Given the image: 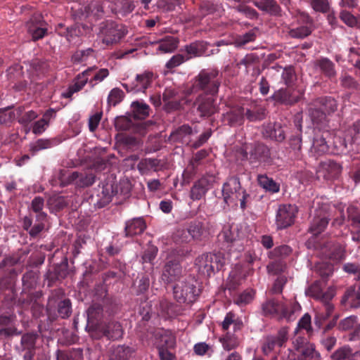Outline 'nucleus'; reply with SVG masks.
<instances>
[{
    "label": "nucleus",
    "instance_id": "1",
    "mask_svg": "<svg viewBox=\"0 0 360 360\" xmlns=\"http://www.w3.org/2000/svg\"><path fill=\"white\" fill-rule=\"evenodd\" d=\"M261 309L265 317L290 322L296 319L295 314L301 309V307L296 301H282L271 297L262 302Z\"/></svg>",
    "mask_w": 360,
    "mask_h": 360
},
{
    "label": "nucleus",
    "instance_id": "2",
    "mask_svg": "<svg viewBox=\"0 0 360 360\" xmlns=\"http://www.w3.org/2000/svg\"><path fill=\"white\" fill-rule=\"evenodd\" d=\"M65 292L62 288L51 291L46 307V313L50 321H54L58 317L67 319L71 315V301L63 298Z\"/></svg>",
    "mask_w": 360,
    "mask_h": 360
},
{
    "label": "nucleus",
    "instance_id": "3",
    "mask_svg": "<svg viewBox=\"0 0 360 360\" xmlns=\"http://www.w3.org/2000/svg\"><path fill=\"white\" fill-rule=\"evenodd\" d=\"M221 84L219 70L217 69H203L194 78L192 85L193 91H202V94L217 95Z\"/></svg>",
    "mask_w": 360,
    "mask_h": 360
},
{
    "label": "nucleus",
    "instance_id": "4",
    "mask_svg": "<svg viewBox=\"0 0 360 360\" xmlns=\"http://www.w3.org/2000/svg\"><path fill=\"white\" fill-rule=\"evenodd\" d=\"M222 195L224 202L230 205H237L240 200V208H246V202L250 195L243 189L240 185L239 178L236 176H230L222 186Z\"/></svg>",
    "mask_w": 360,
    "mask_h": 360
},
{
    "label": "nucleus",
    "instance_id": "5",
    "mask_svg": "<svg viewBox=\"0 0 360 360\" xmlns=\"http://www.w3.org/2000/svg\"><path fill=\"white\" fill-rule=\"evenodd\" d=\"M243 159L251 165H271L274 159L271 156V148L261 142H255L246 145L242 150Z\"/></svg>",
    "mask_w": 360,
    "mask_h": 360
},
{
    "label": "nucleus",
    "instance_id": "6",
    "mask_svg": "<svg viewBox=\"0 0 360 360\" xmlns=\"http://www.w3.org/2000/svg\"><path fill=\"white\" fill-rule=\"evenodd\" d=\"M335 147L341 152L346 150L352 154L360 153V120L354 122L346 131L345 137H337L333 141Z\"/></svg>",
    "mask_w": 360,
    "mask_h": 360
},
{
    "label": "nucleus",
    "instance_id": "7",
    "mask_svg": "<svg viewBox=\"0 0 360 360\" xmlns=\"http://www.w3.org/2000/svg\"><path fill=\"white\" fill-rule=\"evenodd\" d=\"M223 253H205L195 259V265L198 273L204 277H210L215 271H219L225 264Z\"/></svg>",
    "mask_w": 360,
    "mask_h": 360
},
{
    "label": "nucleus",
    "instance_id": "8",
    "mask_svg": "<svg viewBox=\"0 0 360 360\" xmlns=\"http://www.w3.org/2000/svg\"><path fill=\"white\" fill-rule=\"evenodd\" d=\"M127 34L124 26L113 20H105L99 25V36L109 46L118 43Z\"/></svg>",
    "mask_w": 360,
    "mask_h": 360
},
{
    "label": "nucleus",
    "instance_id": "9",
    "mask_svg": "<svg viewBox=\"0 0 360 360\" xmlns=\"http://www.w3.org/2000/svg\"><path fill=\"white\" fill-rule=\"evenodd\" d=\"M197 281L193 278H185L176 284L173 289L174 296L179 303L191 304L195 301L200 294L196 286Z\"/></svg>",
    "mask_w": 360,
    "mask_h": 360
},
{
    "label": "nucleus",
    "instance_id": "10",
    "mask_svg": "<svg viewBox=\"0 0 360 360\" xmlns=\"http://www.w3.org/2000/svg\"><path fill=\"white\" fill-rule=\"evenodd\" d=\"M56 177L59 181L60 186L64 187L70 184H75L77 186L84 188L91 186L96 179L92 173H79L78 172H69L67 169H60Z\"/></svg>",
    "mask_w": 360,
    "mask_h": 360
},
{
    "label": "nucleus",
    "instance_id": "11",
    "mask_svg": "<svg viewBox=\"0 0 360 360\" xmlns=\"http://www.w3.org/2000/svg\"><path fill=\"white\" fill-rule=\"evenodd\" d=\"M105 2L92 1L84 8L79 9L80 13L78 14V18L80 20L91 17L98 19L105 15L117 14V8L115 3H110V8H108L106 9H105Z\"/></svg>",
    "mask_w": 360,
    "mask_h": 360
},
{
    "label": "nucleus",
    "instance_id": "12",
    "mask_svg": "<svg viewBox=\"0 0 360 360\" xmlns=\"http://www.w3.org/2000/svg\"><path fill=\"white\" fill-rule=\"evenodd\" d=\"M105 312L108 314L109 316L113 314L115 311L113 307L109 311L105 309ZM104 318V309L103 307L98 303H93L87 309V325L86 329L91 333V335H94L97 333L98 329L101 324L103 319Z\"/></svg>",
    "mask_w": 360,
    "mask_h": 360
},
{
    "label": "nucleus",
    "instance_id": "13",
    "mask_svg": "<svg viewBox=\"0 0 360 360\" xmlns=\"http://www.w3.org/2000/svg\"><path fill=\"white\" fill-rule=\"evenodd\" d=\"M216 96L217 95L200 94L196 97L193 106L196 108L200 117H209L218 112Z\"/></svg>",
    "mask_w": 360,
    "mask_h": 360
},
{
    "label": "nucleus",
    "instance_id": "14",
    "mask_svg": "<svg viewBox=\"0 0 360 360\" xmlns=\"http://www.w3.org/2000/svg\"><path fill=\"white\" fill-rule=\"evenodd\" d=\"M183 276V269L178 258L169 255L162 267L161 279L165 284L179 281Z\"/></svg>",
    "mask_w": 360,
    "mask_h": 360
},
{
    "label": "nucleus",
    "instance_id": "15",
    "mask_svg": "<svg viewBox=\"0 0 360 360\" xmlns=\"http://www.w3.org/2000/svg\"><path fill=\"white\" fill-rule=\"evenodd\" d=\"M297 212V207L295 205L283 204L279 205L276 216L277 229H284L291 226L295 222Z\"/></svg>",
    "mask_w": 360,
    "mask_h": 360
},
{
    "label": "nucleus",
    "instance_id": "16",
    "mask_svg": "<svg viewBox=\"0 0 360 360\" xmlns=\"http://www.w3.org/2000/svg\"><path fill=\"white\" fill-rule=\"evenodd\" d=\"M123 333L124 330L121 323L115 319H110L103 321L93 336L96 338L105 337L110 340H117L122 337Z\"/></svg>",
    "mask_w": 360,
    "mask_h": 360
},
{
    "label": "nucleus",
    "instance_id": "17",
    "mask_svg": "<svg viewBox=\"0 0 360 360\" xmlns=\"http://www.w3.org/2000/svg\"><path fill=\"white\" fill-rule=\"evenodd\" d=\"M292 344L294 349L301 356L300 360H310L319 357V354L316 352L314 345L300 333H295Z\"/></svg>",
    "mask_w": 360,
    "mask_h": 360
},
{
    "label": "nucleus",
    "instance_id": "18",
    "mask_svg": "<svg viewBox=\"0 0 360 360\" xmlns=\"http://www.w3.org/2000/svg\"><path fill=\"white\" fill-rule=\"evenodd\" d=\"M38 337L36 333H27L22 335L18 350L22 360H35L36 342Z\"/></svg>",
    "mask_w": 360,
    "mask_h": 360
},
{
    "label": "nucleus",
    "instance_id": "19",
    "mask_svg": "<svg viewBox=\"0 0 360 360\" xmlns=\"http://www.w3.org/2000/svg\"><path fill=\"white\" fill-rule=\"evenodd\" d=\"M342 171V166L331 160H327L321 162L316 174L319 179H323L327 181H333L338 179Z\"/></svg>",
    "mask_w": 360,
    "mask_h": 360
},
{
    "label": "nucleus",
    "instance_id": "20",
    "mask_svg": "<svg viewBox=\"0 0 360 360\" xmlns=\"http://www.w3.org/2000/svg\"><path fill=\"white\" fill-rule=\"evenodd\" d=\"M216 182V176L206 174L194 183L190 192V198L193 200H199L205 195L207 191Z\"/></svg>",
    "mask_w": 360,
    "mask_h": 360
},
{
    "label": "nucleus",
    "instance_id": "21",
    "mask_svg": "<svg viewBox=\"0 0 360 360\" xmlns=\"http://www.w3.org/2000/svg\"><path fill=\"white\" fill-rule=\"evenodd\" d=\"M302 96L300 91L296 95L293 89L287 87L276 91L269 98L278 104L291 106L299 102Z\"/></svg>",
    "mask_w": 360,
    "mask_h": 360
},
{
    "label": "nucleus",
    "instance_id": "22",
    "mask_svg": "<svg viewBox=\"0 0 360 360\" xmlns=\"http://www.w3.org/2000/svg\"><path fill=\"white\" fill-rule=\"evenodd\" d=\"M288 340V328L282 327L278 330L276 335L266 337L265 342L262 346L263 352L265 354H268L276 348L284 347Z\"/></svg>",
    "mask_w": 360,
    "mask_h": 360
},
{
    "label": "nucleus",
    "instance_id": "23",
    "mask_svg": "<svg viewBox=\"0 0 360 360\" xmlns=\"http://www.w3.org/2000/svg\"><path fill=\"white\" fill-rule=\"evenodd\" d=\"M153 74L150 72H145L137 75L135 79L130 83H123L122 86L127 92H144L153 82Z\"/></svg>",
    "mask_w": 360,
    "mask_h": 360
},
{
    "label": "nucleus",
    "instance_id": "24",
    "mask_svg": "<svg viewBox=\"0 0 360 360\" xmlns=\"http://www.w3.org/2000/svg\"><path fill=\"white\" fill-rule=\"evenodd\" d=\"M23 68L19 64H15L6 70L7 79L12 88L16 91L25 89L27 82L24 78Z\"/></svg>",
    "mask_w": 360,
    "mask_h": 360
},
{
    "label": "nucleus",
    "instance_id": "25",
    "mask_svg": "<svg viewBox=\"0 0 360 360\" xmlns=\"http://www.w3.org/2000/svg\"><path fill=\"white\" fill-rule=\"evenodd\" d=\"M68 274V260L66 258L60 264H56L52 269H49L44 277L47 281L48 287L54 285L56 281L63 279Z\"/></svg>",
    "mask_w": 360,
    "mask_h": 360
},
{
    "label": "nucleus",
    "instance_id": "26",
    "mask_svg": "<svg viewBox=\"0 0 360 360\" xmlns=\"http://www.w3.org/2000/svg\"><path fill=\"white\" fill-rule=\"evenodd\" d=\"M244 114L245 110L242 106H233L222 114L221 122L230 127L241 125L244 122Z\"/></svg>",
    "mask_w": 360,
    "mask_h": 360
},
{
    "label": "nucleus",
    "instance_id": "27",
    "mask_svg": "<svg viewBox=\"0 0 360 360\" xmlns=\"http://www.w3.org/2000/svg\"><path fill=\"white\" fill-rule=\"evenodd\" d=\"M323 281H316L307 289L308 295L319 300H331L335 295V288L330 287L326 292H323Z\"/></svg>",
    "mask_w": 360,
    "mask_h": 360
},
{
    "label": "nucleus",
    "instance_id": "28",
    "mask_svg": "<svg viewBox=\"0 0 360 360\" xmlns=\"http://www.w3.org/2000/svg\"><path fill=\"white\" fill-rule=\"evenodd\" d=\"M300 20L304 25H301L297 28L290 29L288 34L290 37L295 39H303L311 34L313 30V20L306 13H302L300 17Z\"/></svg>",
    "mask_w": 360,
    "mask_h": 360
},
{
    "label": "nucleus",
    "instance_id": "29",
    "mask_svg": "<svg viewBox=\"0 0 360 360\" xmlns=\"http://www.w3.org/2000/svg\"><path fill=\"white\" fill-rule=\"evenodd\" d=\"M242 233L239 231L238 226H224L221 231L217 236L218 240L226 244V248L237 243L242 238Z\"/></svg>",
    "mask_w": 360,
    "mask_h": 360
},
{
    "label": "nucleus",
    "instance_id": "30",
    "mask_svg": "<svg viewBox=\"0 0 360 360\" xmlns=\"http://www.w3.org/2000/svg\"><path fill=\"white\" fill-rule=\"evenodd\" d=\"M157 349L175 348L176 337L170 330L157 329L154 332Z\"/></svg>",
    "mask_w": 360,
    "mask_h": 360
},
{
    "label": "nucleus",
    "instance_id": "31",
    "mask_svg": "<svg viewBox=\"0 0 360 360\" xmlns=\"http://www.w3.org/2000/svg\"><path fill=\"white\" fill-rule=\"evenodd\" d=\"M160 311L165 319H174L184 314L185 308L179 304L167 300L160 301Z\"/></svg>",
    "mask_w": 360,
    "mask_h": 360
},
{
    "label": "nucleus",
    "instance_id": "32",
    "mask_svg": "<svg viewBox=\"0 0 360 360\" xmlns=\"http://www.w3.org/2000/svg\"><path fill=\"white\" fill-rule=\"evenodd\" d=\"M338 328L342 331L353 330L349 334V340L350 341L356 340L359 338L360 324L358 323L357 316H349L341 320L338 323Z\"/></svg>",
    "mask_w": 360,
    "mask_h": 360
},
{
    "label": "nucleus",
    "instance_id": "33",
    "mask_svg": "<svg viewBox=\"0 0 360 360\" xmlns=\"http://www.w3.org/2000/svg\"><path fill=\"white\" fill-rule=\"evenodd\" d=\"M321 252L326 258L340 261L345 256V248L338 243L328 241L321 248Z\"/></svg>",
    "mask_w": 360,
    "mask_h": 360
},
{
    "label": "nucleus",
    "instance_id": "34",
    "mask_svg": "<svg viewBox=\"0 0 360 360\" xmlns=\"http://www.w3.org/2000/svg\"><path fill=\"white\" fill-rule=\"evenodd\" d=\"M27 30L34 41L42 39L47 33L46 23L41 17L33 18L27 24Z\"/></svg>",
    "mask_w": 360,
    "mask_h": 360
},
{
    "label": "nucleus",
    "instance_id": "35",
    "mask_svg": "<svg viewBox=\"0 0 360 360\" xmlns=\"http://www.w3.org/2000/svg\"><path fill=\"white\" fill-rule=\"evenodd\" d=\"M262 134L265 139L282 142L285 139V131L280 123H269L263 127Z\"/></svg>",
    "mask_w": 360,
    "mask_h": 360
},
{
    "label": "nucleus",
    "instance_id": "36",
    "mask_svg": "<svg viewBox=\"0 0 360 360\" xmlns=\"http://www.w3.org/2000/svg\"><path fill=\"white\" fill-rule=\"evenodd\" d=\"M116 139L122 149L134 152L141 150L143 143L141 139L127 134H117Z\"/></svg>",
    "mask_w": 360,
    "mask_h": 360
},
{
    "label": "nucleus",
    "instance_id": "37",
    "mask_svg": "<svg viewBox=\"0 0 360 360\" xmlns=\"http://www.w3.org/2000/svg\"><path fill=\"white\" fill-rule=\"evenodd\" d=\"M13 315H0V336L8 338L18 334Z\"/></svg>",
    "mask_w": 360,
    "mask_h": 360
},
{
    "label": "nucleus",
    "instance_id": "38",
    "mask_svg": "<svg viewBox=\"0 0 360 360\" xmlns=\"http://www.w3.org/2000/svg\"><path fill=\"white\" fill-rule=\"evenodd\" d=\"M146 228V224L143 218L136 217L127 221L125 223L124 233L126 237H132L141 234Z\"/></svg>",
    "mask_w": 360,
    "mask_h": 360
},
{
    "label": "nucleus",
    "instance_id": "39",
    "mask_svg": "<svg viewBox=\"0 0 360 360\" xmlns=\"http://www.w3.org/2000/svg\"><path fill=\"white\" fill-rule=\"evenodd\" d=\"M251 2L260 11L271 15H281V8L276 0H251Z\"/></svg>",
    "mask_w": 360,
    "mask_h": 360
},
{
    "label": "nucleus",
    "instance_id": "40",
    "mask_svg": "<svg viewBox=\"0 0 360 360\" xmlns=\"http://www.w3.org/2000/svg\"><path fill=\"white\" fill-rule=\"evenodd\" d=\"M330 218L326 213L316 214L313 218L309 226V231L314 236L322 233L327 227Z\"/></svg>",
    "mask_w": 360,
    "mask_h": 360
},
{
    "label": "nucleus",
    "instance_id": "41",
    "mask_svg": "<svg viewBox=\"0 0 360 360\" xmlns=\"http://www.w3.org/2000/svg\"><path fill=\"white\" fill-rule=\"evenodd\" d=\"M192 128L188 124H183L174 130L169 140L175 143H188V136L192 134Z\"/></svg>",
    "mask_w": 360,
    "mask_h": 360
},
{
    "label": "nucleus",
    "instance_id": "42",
    "mask_svg": "<svg viewBox=\"0 0 360 360\" xmlns=\"http://www.w3.org/2000/svg\"><path fill=\"white\" fill-rule=\"evenodd\" d=\"M314 65L320 69L325 77L332 79L336 76L335 64L329 58L321 57L315 61Z\"/></svg>",
    "mask_w": 360,
    "mask_h": 360
},
{
    "label": "nucleus",
    "instance_id": "43",
    "mask_svg": "<svg viewBox=\"0 0 360 360\" xmlns=\"http://www.w3.org/2000/svg\"><path fill=\"white\" fill-rule=\"evenodd\" d=\"M342 304L352 308L360 307V292H358L355 288L350 287L347 290L341 300Z\"/></svg>",
    "mask_w": 360,
    "mask_h": 360
},
{
    "label": "nucleus",
    "instance_id": "44",
    "mask_svg": "<svg viewBox=\"0 0 360 360\" xmlns=\"http://www.w3.org/2000/svg\"><path fill=\"white\" fill-rule=\"evenodd\" d=\"M187 230L191 238L193 240H201L207 236V230L205 229L202 222L197 220L191 221L187 226Z\"/></svg>",
    "mask_w": 360,
    "mask_h": 360
},
{
    "label": "nucleus",
    "instance_id": "45",
    "mask_svg": "<svg viewBox=\"0 0 360 360\" xmlns=\"http://www.w3.org/2000/svg\"><path fill=\"white\" fill-rule=\"evenodd\" d=\"M257 181L258 185L266 192L276 193L280 191V184L266 174H258Z\"/></svg>",
    "mask_w": 360,
    "mask_h": 360
},
{
    "label": "nucleus",
    "instance_id": "46",
    "mask_svg": "<svg viewBox=\"0 0 360 360\" xmlns=\"http://www.w3.org/2000/svg\"><path fill=\"white\" fill-rule=\"evenodd\" d=\"M297 131L295 134L290 136L288 143L290 148V152H293V155L295 158H299L302 149V125L300 122L296 124Z\"/></svg>",
    "mask_w": 360,
    "mask_h": 360
},
{
    "label": "nucleus",
    "instance_id": "47",
    "mask_svg": "<svg viewBox=\"0 0 360 360\" xmlns=\"http://www.w3.org/2000/svg\"><path fill=\"white\" fill-rule=\"evenodd\" d=\"M133 353V349L124 345L113 347L110 353L109 360H129Z\"/></svg>",
    "mask_w": 360,
    "mask_h": 360
},
{
    "label": "nucleus",
    "instance_id": "48",
    "mask_svg": "<svg viewBox=\"0 0 360 360\" xmlns=\"http://www.w3.org/2000/svg\"><path fill=\"white\" fill-rule=\"evenodd\" d=\"M49 65L47 61L41 59L33 60L30 64V72L32 79L44 76L48 71Z\"/></svg>",
    "mask_w": 360,
    "mask_h": 360
},
{
    "label": "nucleus",
    "instance_id": "49",
    "mask_svg": "<svg viewBox=\"0 0 360 360\" xmlns=\"http://www.w3.org/2000/svg\"><path fill=\"white\" fill-rule=\"evenodd\" d=\"M131 112L135 120H144L149 115L150 107L141 101H134L131 103Z\"/></svg>",
    "mask_w": 360,
    "mask_h": 360
},
{
    "label": "nucleus",
    "instance_id": "50",
    "mask_svg": "<svg viewBox=\"0 0 360 360\" xmlns=\"http://www.w3.org/2000/svg\"><path fill=\"white\" fill-rule=\"evenodd\" d=\"M41 292L38 291L34 293H31L28 295V297L30 302H32V312L33 316L36 319H39L44 315V312L46 309H44V304L39 303L37 301V299L41 297Z\"/></svg>",
    "mask_w": 360,
    "mask_h": 360
},
{
    "label": "nucleus",
    "instance_id": "51",
    "mask_svg": "<svg viewBox=\"0 0 360 360\" xmlns=\"http://www.w3.org/2000/svg\"><path fill=\"white\" fill-rule=\"evenodd\" d=\"M58 143L55 139H39L30 144V151L32 155H35L41 150L51 148Z\"/></svg>",
    "mask_w": 360,
    "mask_h": 360
},
{
    "label": "nucleus",
    "instance_id": "52",
    "mask_svg": "<svg viewBox=\"0 0 360 360\" xmlns=\"http://www.w3.org/2000/svg\"><path fill=\"white\" fill-rule=\"evenodd\" d=\"M38 275L33 270H30L23 274L22 278V292H27L36 288L37 284Z\"/></svg>",
    "mask_w": 360,
    "mask_h": 360
},
{
    "label": "nucleus",
    "instance_id": "53",
    "mask_svg": "<svg viewBox=\"0 0 360 360\" xmlns=\"http://www.w3.org/2000/svg\"><path fill=\"white\" fill-rule=\"evenodd\" d=\"M250 122H257L264 120L266 117V110L262 106L254 105L245 112L244 117Z\"/></svg>",
    "mask_w": 360,
    "mask_h": 360
},
{
    "label": "nucleus",
    "instance_id": "54",
    "mask_svg": "<svg viewBox=\"0 0 360 360\" xmlns=\"http://www.w3.org/2000/svg\"><path fill=\"white\" fill-rule=\"evenodd\" d=\"M97 196L98 197V204L100 207H104L108 204L113 196L112 186L111 184H103L101 191H98Z\"/></svg>",
    "mask_w": 360,
    "mask_h": 360
},
{
    "label": "nucleus",
    "instance_id": "55",
    "mask_svg": "<svg viewBox=\"0 0 360 360\" xmlns=\"http://www.w3.org/2000/svg\"><path fill=\"white\" fill-rule=\"evenodd\" d=\"M57 360H83V351L80 348L68 351L57 350Z\"/></svg>",
    "mask_w": 360,
    "mask_h": 360
},
{
    "label": "nucleus",
    "instance_id": "56",
    "mask_svg": "<svg viewBox=\"0 0 360 360\" xmlns=\"http://www.w3.org/2000/svg\"><path fill=\"white\" fill-rule=\"evenodd\" d=\"M207 44L202 41H196L186 46V51L190 57H199L205 53Z\"/></svg>",
    "mask_w": 360,
    "mask_h": 360
},
{
    "label": "nucleus",
    "instance_id": "57",
    "mask_svg": "<svg viewBox=\"0 0 360 360\" xmlns=\"http://www.w3.org/2000/svg\"><path fill=\"white\" fill-rule=\"evenodd\" d=\"M44 207V200L42 197H35L31 202V210L36 213V219L37 221H44L47 214L43 212Z\"/></svg>",
    "mask_w": 360,
    "mask_h": 360
},
{
    "label": "nucleus",
    "instance_id": "58",
    "mask_svg": "<svg viewBox=\"0 0 360 360\" xmlns=\"http://www.w3.org/2000/svg\"><path fill=\"white\" fill-rule=\"evenodd\" d=\"M316 103H319V106L327 115L334 112L338 109L337 101L330 96L319 98Z\"/></svg>",
    "mask_w": 360,
    "mask_h": 360
},
{
    "label": "nucleus",
    "instance_id": "59",
    "mask_svg": "<svg viewBox=\"0 0 360 360\" xmlns=\"http://www.w3.org/2000/svg\"><path fill=\"white\" fill-rule=\"evenodd\" d=\"M94 68H89L84 70L81 74H79L75 79L74 84L70 86L72 89V91L76 92L79 91L83 89L88 82V76L93 71Z\"/></svg>",
    "mask_w": 360,
    "mask_h": 360
},
{
    "label": "nucleus",
    "instance_id": "60",
    "mask_svg": "<svg viewBox=\"0 0 360 360\" xmlns=\"http://www.w3.org/2000/svg\"><path fill=\"white\" fill-rule=\"evenodd\" d=\"M160 165V160L156 158L142 159L137 165V169L141 174L151 169L156 170Z\"/></svg>",
    "mask_w": 360,
    "mask_h": 360
},
{
    "label": "nucleus",
    "instance_id": "61",
    "mask_svg": "<svg viewBox=\"0 0 360 360\" xmlns=\"http://www.w3.org/2000/svg\"><path fill=\"white\" fill-rule=\"evenodd\" d=\"M281 78L287 87L293 89L297 80L294 68L292 66L285 67L281 74Z\"/></svg>",
    "mask_w": 360,
    "mask_h": 360
},
{
    "label": "nucleus",
    "instance_id": "62",
    "mask_svg": "<svg viewBox=\"0 0 360 360\" xmlns=\"http://www.w3.org/2000/svg\"><path fill=\"white\" fill-rule=\"evenodd\" d=\"M179 40L173 37H167L160 41L158 50L163 53H171L178 46Z\"/></svg>",
    "mask_w": 360,
    "mask_h": 360
},
{
    "label": "nucleus",
    "instance_id": "63",
    "mask_svg": "<svg viewBox=\"0 0 360 360\" xmlns=\"http://www.w3.org/2000/svg\"><path fill=\"white\" fill-rule=\"evenodd\" d=\"M286 269V264L282 259H276L269 263L266 266L268 274L273 275H282Z\"/></svg>",
    "mask_w": 360,
    "mask_h": 360
},
{
    "label": "nucleus",
    "instance_id": "64",
    "mask_svg": "<svg viewBox=\"0 0 360 360\" xmlns=\"http://www.w3.org/2000/svg\"><path fill=\"white\" fill-rule=\"evenodd\" d=\"M348 219L352 221V226L357 230H360V212L353 207L350 206L347 208Z\"/></svg>",
    "mask_w": 360,
    "mask_h": 360
}]
</instances>
